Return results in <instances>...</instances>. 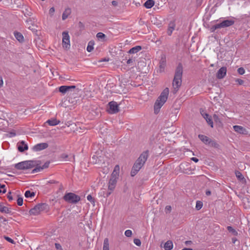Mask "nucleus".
<instances>
[{
    "instance_id": "f257e3e1",
    "label": "nucleus",
    "mask_w": 250,
    "mask_h": 250,
    "mask_svg": "<svg viewBox=\"0 0 250 250\" xmlns=\"http://www.w3.org/2000/svg\"><path fill=\"white\" fill-rule=\"evenodd\" d=\"M183 72V67L182 64L179 62L176 68L174 77L172 82V86L173 87V93L174 94L176 93L182 84Z\"/></svg>"
},
{
    "instance_id": "f03ea898",
    "label": "nucleus",
    "mask_w": 250,
    "mask_h": 250,
    "mask_svg": "<svg viewBox=\"0 0 250 250\" xmlns=\"http://www.w3.org/2000/svg\"><path fill=\"white\" fill-rule=\"evenodd\" d=\"M169 94V89L167 87L161 92L155 102L154 105V111L155 114L159 113L160 108L167 101Z\"/></svg>"
},
{
    "instance_id": "7ed1b4c3",
    "label": "nucleus",
    "mask_w": 250,
    "mask_h": 250,
    "mask_svg": "<svg viewBox=\"0 0 250 250\" xmlns=\"http://www.w3.org/2000/svg\"><path fill=\"white\" fill-rule=\"evenodd\" d=\"M38 161L34 160H29L22 161L15 165V167L19 170H25L31 169L37 166Z\"/></svg>"
},
{
    "instance_id": "20e7f679",
    "label": "nucleus",
    "mask_w": 250,
    "mask_h": 250,
    "mask_svg": "<svg viewBox=\"0 0 250 250\" xmlns=\"http://www.w3.org/2000/svg\"><path fill=\"white\" fill-rule=\"evenodd\" d=\"M149 154V150H146L144 152H143L138 157V158L136 160L134 163V165L135 167H139L141 168L144 164H145L146 161L147 160Z\"/></svg>"
},
{
    "instance_id": "39448f33",
    "label": "nucleus",
    "mask_w": 250,
    "mask_h": 250,
    "mask_svg": "<svg viewBox=\"0 0 250 250\" xmlns=\"http://www.w3.org/2000/svg\"><path fill=\"white\" fill-rule=\"evenodd\" d=\"M63 199L68 203L76 204L80 201L81 197L74 193L68 192L65 194Z\"/></svg>"
},
{
    "instance_id": "423d86ee",
    "label": "nucleus",
    "mask_w": 250,
    "mask_h": 250,
    "mask_svg": "<svg viewBox=\"0 0 250 250\" xmlns=\"http://www.w3.org/2000/svg\"><path fill=\"white\" fill-rule=\"evenodd\" d=\"M48 208V205L46 203H40L35 206L29 210L30 215H37L41 211L47 210Z\"/></svg>"
},
{
    "instance_id": "0eeeda50",
    "label": "nucleus",
    "mask_w": 250,
    "mask_h": 250,
    "mask_svg": "<svg viewBox=\"0 0 250 250\" xmlns=\"http://www.w3.org/2000/svg\"><path fill=\"white\" fill-rule=\"evenodd\" d=\"M198 138L206 145H208L210 146L217 148L219 146V144L215 141L211 140L208 136L202 134L198 135Z\"/></svg>"
},
{
    "instance_id": "6e6552de",
    "label": "nucleus",
    "mask_w": 250,
    "mask_h": 250,
    "mask_svg": "<svg viewBox=\"0 0 250 250\" xmlns=\"http://www.w3.org/2000/svg\"><path fill=\"white\" fill-rule=\"evenodd\" d=\"M118 179V176L117 175V173H115L114 171L111 174V178L108 182V189L113 191L116 185Z\"/></svg>"
},
{
    "instance_id": "1a4fd4ad",
    "label": "nucleus",
    "mask_w": 250,
    "mask_h": 250,
    "mask_svg": "<svg viewBox=\"0 0 250 250\" xmlns=\"http://www.w3.org/2000/svg\"><path fill=\"white\" fill-rule=\"evenodd\" d=\"M62 46L66 49L69 48L70 44V37L67 31H64L62 33Z\"/></svg>"
},
{
    "instance_id": "9d476101",
    "label": "nucleus",
    "mask_w": 250,
    "mask_h": 250,
    "mask_svg": "<svg viewBox=\"0 0 250 250\" xmlns=\"http://www.w3.org/2000/svg\"><path fill=\"white\" fill-rule=\"evenodd\" d=\"M109 109L108 112L110 114H115L119 111V106L115 101L110 102L108 104Z\"/></svg>"
},
{
    "instance_id": "9b49d317",
    "label": "nucleus",
    "mask_w": 250,
    "mask_h": 250,
    "mask_svg": "<svg viewBox=\"0 0 250 250\" xmlns=\"http://www.w3.org/2000/svg\"><path fill=\"white\" fill-rule=\"evenodd\" d=\"M38 162H39V161H38ZM49 164H50L49 162H46L44 164V165L42 167H41V166H39V164L38 163L37 166H35L36 167L32 170L31 173H37V172L42 171V170H43L44 168H47L49 167Z\"/></svg>"
},
{
    "instance_id": "f8f14e48",
    "label": "nucleus",
    "mask_w": 250,
    "mask_h": 250,
    "mask_svg": "<svg viewBox=\"0 0 250 250\" xmlns=\"http://www.w3.org/2000/svg\"><path fill=\"white\" fill-rule=\"evenodd\" d=\"M48 144L46 143H42L36 145L33 147V150L35 151H39L47 148Z\"/></svg>"
},
{
    "instance_id": "ddd939ff",
    "label": "nucleus",
    "mask_w": 250,
    "mask_h": 250,
    "mask_svg": "<svg viewBox=\"0 0 250 250\" xmlns=\"http://www.w3.org/2000/svg\"><path fill=\"white\" fill-rule=\"evenodd\" d=\"M226 73H227V67H222L218 70V71L216 74V77L219 79H223L226 75Z\"/></svg>"
},
{
    "instance_id": "4468645a",
    "label": "nucleus",
    "mask_w": 250,
    "mask_h": 250,
    "mask_svg": "<svg viewBox=\"0 0 250 250\" xmlns=\"http://www.w3.org/2000/svg\"><path fill=\"white\" fill-rule=\"evenodd\" d=\"M233 127L234 130L238 133L246 135L248 133L247 130L242 126L235 125Z\"/></svg>"
},
{
    "instance_id": "2eb2a0df",
    "label": "nucleus",
    "mask_w": 250,
    "mask_h": 250,
    "mask_svg": "<svg viewBox=\"0 0 250 250\" xmlns=\"http://www.w3.org/2000/svg\"><path fill=\"white\" fill-rule=\"evenodd\" d=\"M28 148V146L23 141H21L18 145V149L20 152H22Z\"/></svg>"
},
{
    "instance_id": "dca6fc26",
    "label": "nucleus",
    "mask_w": 250,
    "mask_h": 250,
    "mask_svg": "<svg viewBox=\"0 0 250 250\" xmlns=\"http://www.w3.org/2000/svg\"><path fill=\"white\" fill-rule=\"evenodd\" d=\"M0 212L4 213L12 214L11 208L4 206L2 203H0Z\"/></svg>"
},
{
    "instance_id": "f3484780",
    "label": "nucleus",
    "mask_w": 250,
    "mask_h": 250,
    "mask_svg": "<svg viewBox=\"0 0 250 250\" xmlns=\"http://www.w3.org/2000/svg\"><path fill=\"white\" fill-rule=\"evenodd\" d=\"M166 63V57L165 56H162L159 62V67L160 72H163L164 71Z\"/></svg>"
},
{
    "instance_id": "a211bd4d",
    "label": "nucleus",
    "mask_w": 250,
    "mask_h": 250,
    "mask_svg": "<svg viewBox=\"0 0 250 250\" xmlns=\"http://www.w3.org/2000/svg\"><path fill=\"white\" fill-rule=\"evenodd\" d=\"M224 28L230 26L234 24V21L232 20H226L222 21Z\"/></svg>"
},
{
    "instance_id": "6ab92c4d",
    "label": "nucleus",
    "mask_w": 250,
    "mask_h": 250,
    "mask_svg": "<svg viewBox=\"0 0 250 250\" xmlns=\"http://www.w3.org/2000/svg\"><path fill=\"white\" fill-rule=\"evenodd\" d=\"M175 27V24L174 23V22L171 21L169 23L167 32V34L169 36H170L172 34L173 31L174 30Z\"/></svg>"
},
{
    "instance_id": "aec40b11",
    "label": "nucleus",
    "mask_w": 250,
    "mask_h": 250,
    "mask_svg": "<svg viewBox=\"0 0 250 250\" xmlns=\"http://www.w3.org/2000/svg\"><path fill=\"white\" fill-rule=\"evenodd\" d=\"M173 243L171 240L167 241L164 244V248L165 250H171L173 248Z\"/></svg>"
},
{
    "instance_id": "412c9836",
    "label": "nucleus",
    "mask_w": 250,
    "mask_h": 250,
    "mask_svg": "<svg viewBox=\"0 0 250 250\" xmlns=\"http://www.w3.org/2000/svg\"><path fill=\"white\" fill-rule=\"evenodd\" d=\"M15 37L20 42H21L24 41V37L23 35L20 32L15 31L14 33Z\"/></svg>"
},
{
    "instance_id": "4be33fe9",
    "label": "nucleus",
    "mask_w": 250,
    "mask_h": 250,
    "mask_svg": "<svg viewBox=\"0 0 250 250\" xmlns=\"http://www.w3.org/2000/svg\"><path fill=\"white\" fill-rule=\"evenodd\" d=\"M71 11L70 8H67L65 9L62 15V20L63 21L66 20L68 18V16L71 14Z\"/></svg>"
},
{
    "instance_id": "5701e85b",
    "label": "nucleus",
    "mask_w": 250,
    "mask_h": 250,
    "mask_svg": "<svg viewBox=\"0 0 250 250\" xmlns=\"http://www.w3.org/2000/svg\"><path fill=\"white\" fill-rule=\"evenodd\" d=\"M154 5V1L153 0H147L145 3L144 6L147 8H151Z\"/></svg>"
},
{
    "instance_id": "b1692460",
    "label": "nucleus",
    "mask_w": 250,
    "mask_h": 250,
    "mask_svg": "<svg viewBox=\"0 0 250 250\" xmlns=\"http://www.w3.org/2000/svg\"><path fill=\"white\" fill-rule=\"evenodd\" d=\"M142 49V47L141 46H136L131 48L129 51L128 53L130 54H134L138 52Z\"/></svg>"
},
{
    "instance_id": "393cba45",
    "label": "nucleus",
    "mask_w": 250,
    "mask_h": 250,
    "mask_svg": "<svg viewBox=\"0 0 250 250\" xmlns=\"http://www.w3.org/2000/svg\"><path fill=\"white\" fill-rule=\"evenodd\" d=\"M205 116H206V117H205L204 119L206 120L208 125H209L211 127H213V123L211 117L209 116L208 114H205Z\"/></svg>"
},
{
    "instance_id": "a878e982",
    "label": "nucleus",
    "mask_w": 250,
    "mask_h": 250,
    "mask_svg": "<svg viewBox=\"0 0 250 250\" xmlns=\"http://www.w3.org/2000/svg\"><path fill=\"white\" fill-rule=\"evenodd\" d=\"M50 125L54 126L58 125L60 123V121L57 120L56 119H51L48 120L46 121Z\"/></svg>"
},
{
    "instance_id": "bb28decb",
    "label": "nucleus",
    "mask_w": 250,
    "mask_h": 250,
    "mask_svg": "<svg viewBox=\"0 0 250 250\" xmlns=\"http://www.w3.org/2000/svg\"><path fill=\"white\" fill-rule=\"evenodd\" d=\"M137 167L138 168H137L134 165H133L130 172V175L132 177L136 175L138 172L140 170L141 168L138 167Z\"/></svg>"
},
{
    "instance_id": "cd10ccee",
    "label": "nucleus",
    "mask_w": 250,
    "mask_h": 250,
    "mask_svg": "<svg viewBox=\"0 0 250 250\" xmlns=\"http://www.w3.org/2000/svg\"><path fill=\"white\" fill-rule=\"evenodd\" d=\"M103 250H109V241L108 238H107L104 239Z\"/></svg>"
},
{
    "instance_id": "c85d7f7f",
    "label": "nucleus",
    "mask_w": 250,
    "mask_h": 250,
    "mask_svg": "<svg viewBox=\"0 0 250 250\" xmlns=\"http://www.w3.org/2000/svg\"><path fill=\"white\" fill-rule=\"evenodd\" d=\"M151 21L154 24H156L157 25H159L161 24V21L157 19V18L156 17H153L151 18Z\"/></svg>"
},
{
    "instance_id": "c756f323",
    "label": "nucleus",
    "mask_w": 250,
    "mask_h": 250,
    "mask_svg": "<svg viewBox=\"0 0 250 250\" xmlns=\"http://www.w3.org/2000/svg\"><path fill=\"white\" fill-rule=\"evenodd\" d=\"M228 230L233 235L237 236L238 235L237 231L234 229L231 226H228L227 227Z\"/></svg>"
},
{
    "instance_id": "7c9ffc66",
    "label": "nucleus",
    "mask_w": 250,
    "mask_h": 250,
    "mask_svg": "<svg viewBox=\"0 0 250 250\" xmlns=\"http://www.w3.org/2000/svg\"><path fill=\"white\" fill-rule=\"evenodd\" d=\"M94 43L93 42L90 41L89 42L86 48V50L88 52H90L94 49Z\"/></svg>"
},
{
    "instance_id": "2f4dec72",
    "label": "nucleus",
    "mask_w": 250,
    "mask_h": 250,
    "mask_svg": "<svg viewBox=\"0 0 250 250\" xmlns=\"http://www.w3.org/2000/svg\"><path fill=\"white\" fill-rule=\"evenodd\" d=\"M235 175L239 180L241 181H243V180H244V177L243 175L240 171H236L235 172Z\"/></svg>"
},
{
    "instance_id": "473e14b6",
    "label": "nucleus",
    "mask_w": 250,
    "mask_h": 250,
    "mask_svg": "<svg viewBox=\"0 0 250 250\" xmlns=\"http://www.w3.org/2000/svg\"><path fill=\"white\" fill-rule=\"evenodd\" d=\"M35 195V192H31L30 190H26L24 193V195L26 198L34 197Z\"/></svg>"
},
{
    "instance_id": "72a5a7b5",
    "label": "nucleus",
    "mask_w": 250,
    "mask_h": 250,
    "mask_svg": "<svg viewBox=\"0 0 250 250\" xmlns=\"http://www.w3.org/2000/svg\"><path fill=\"white\" fill-rule=\"evenodd\" d=\"M96 37L98 39L104 40L105 38V35L102 32H99L97 34Z\"/></svg>"
},
{
    "instance_id": "f704fd0d",
    "label": "nucleus",
    "mask_w": 250,
    "mask_h": 250,
    "mask_svg": "<svg viewBox=\"0 0 250 250\" xmlns=\"http://www.w3.org/2000/svg\"><path fill=\"white\" fill-rule=\"evenodd\" d=\"M203 207V203L200 201H197L196 204V209L197 210H200Z\"/></svg>"
},
{
    "instance_id": "c9c22d12",
    "label": "nucleus",
    "mask_w": 250,
    "mask_h": 250,
    "mask_svg": "<svg viewBox=\"0 0 250 250\" xmlns=\"http://www.w3.org/2000/svg\"><path fill=\"white\" fill-rule=\"evenodd\" d=\"M66 88H67L65 87V85L61 86L59 87V91L62 94H65L67 92V91L66 90Z\"/></svg>"
},
{
    "instance_id": "e433bc0d",
    "label": "nucleus",
    "mask_w": 250,
    "mask_h": 250,
    "mask_svg": "<svg viewBox=\"0 0 250 250\" xmlns=\"http://www.w3.org/2000/svg\"><path fill=\"white\" fill-rule=\"evenodd\" d=\"M18 196V198L17 199V204L19 206H21L23 204V198L21 197Z\"/></svg>"
},
{
    "instance_id": "4c0bfd02",
    "label": "nucleus",
    "mask_w": 250,
    "mask_h": 250,
    "mask_svg": "<svg viewBox=\"0 0 250 250\" xmlns=\"http://www.w3.org/2000/svg\"><path fill=\"white\" fill-rule=\"evenodd\" d=\"M78 27L80 31H82L84 29V25L81 21L79 22Z\"/></svg>"
},
{
    "instance_id": "58836bf2",
    "label": "nucleus",
    "mask_w": 250,
    "mask_h": 250,
    "mask_svg": "<svg viewBox=\"0 0 250 250\" xmlns=\"http://www.w3.org/2000/svg\"><path fill=\"white\" fill-rule=\"evenodd\" d=\"M133 242L134 244L137 246H140L141 245V241L139 239L135 238L133 240Z\"/></svg>"
},
{
    "instance_id": "ea45409f",
    "label": "nucleus",
    "mask_w": 250,
    "mask_h": 250,
    "mask_svg": "<svg viewBox=\"0 0 250 250\" xmlns=\"http://www.w3.org/2000/svg\"><path fill=\"white\" fill-rule=\"evenodd\" d=\"M125 234L126 237H131L132 234V231L131 230L127 229L125 231Z\"/></svg>"
},
{
    "instance_id": "a19ab883",
    "label": "nucleus",
    "mask_w": 250,
    "mask_h": 250,
    "mask_svg": "<svg viewBox=\"0 0 250 250\" xmlns=\"http://www.w3.org/2000/svg\"><path fill=\"white\" fill-rule=\"evenodd\" d=\"M4 238L7 240L8 242L12 243V244H15V241L12 239H11V238L8 237V236H4Z\"/></svg>"
},
{
    "instance_id": "79ce46f5",
    "label": "nucleus",
    "mask_w": 250,
    "mask_h": 250,
    "mask_svg": "<svg viewBox=\"0 0 250 250\" xmlns=\"http://www.w3.org/2000/svg\"><path fill=\"white\" fill-rule=\"evenodd\" d=\"M237 72L240 75H243L245 73V70L243 67H240L237 69Z\"/></svg>"
},
{
    "instance_id": "37998d69",
    "label": "nucleus",
    "mask_w": 250,
    "mask_h": 250,
    "mask_svg": "<svg viewBox=\"0 0 250 250\" xmlns=\"http://www.w3.org/2000/svg\"><path fill=\"white\" fill-rule=\"evenodd\" d=\"M87 199L91 203L94 204V199L92 197V196L91 195L89 194L87 196Z\"/></svg>"
},
{
    "instance_id": "c03bdc74",
    "label": "nucleus",
    "mask_w": 250,
    "mask_h": 250,
    "mask_svg": "<svg viewBox=\"0 0 250 250\" xmlns=\"http://www.w3.org/2000/svg\"><path fill=\"white\" fill-rule=\"evenodd\" d=\"M213 118L214 121L216 123H221L220 119H219V118L218 117V116L217 115L214 114L213 116Z\"/></svg>"
},
{
    "instance_id": "a18cd8bd",
    "label": "nucleus",
    "mask_w": 250,
    "mask_h": 250,
    "mask_svg": "<svg viewBox=\"0 0 250 250\" xmlns=\"http://www.w3.org/2000/svg\"><path fill=\"white\" fill-rule=\"evenodd\" d=\"M65 87L67 88H66V90L67 91V92H69L72 89L76 88V86L75 85H71V86L65 85Z\"/></svg>"
},
{
    "instance_id": "49530a36",
    "label": "nucleus",
    "mask_w": 250,
    "mask_h": 250,
    "mask_svg": "<svg viewBox=\"0 0 250 250\" xmlns=\"http://www.w3.org/2000/svg\"><path fill=\"white\" fill-rule=\"evenodd\" d=\"M68 157V155L65 153H62L61 155L60 158L64 160H67V159Z\"/></svg>"
},
{
    "instance_id": "de8ad7c7",
    "label": "nucleus",
    "mask_w": 250,
    "mask_h": 250,
    "mask_svg": "<svg viewBox=\"0 0 250 250\" xmlns=\"http://www.w3.org/2000/svg\"><path fill=\"white\" fill-rule=\"evenodd\" d=\"M7 198L8 199V200L9 201H11L13 200V196L11 195V191H9L7 195Z\"/></svg>"
},
{
    "instance_id": "09e8293b",
    "label": "nucleus",
    "mask_w": 250,
    "mask_h": 250,
    "mask_svg": "<svg viewBox=\"0 0 250 250\" xmlns=\"http://www.w3.org/2000/svg\"><path fill=\"white\" fill-rule=\"evenodd\" d=\"M216 29H217V26L216 24L212 26L210 28V31L211 32H214Z\"/></svg>"
},
{
    "instance_id": "8fccbe9b",
    "label": "nucleus",
    "mask_w": 250,
    "mask_h": 250,
    "mask_svg": "<svg viewBox=\"0 0 250 250\" xmlns=\"http://www.w3.org/2000/svg\"><path fill=\"white\" fill-rule=\"evenodd\" d=\"M235 82L238 83L239 85H242L244 83V81L242 79H237L235 80Z\"/></svg>"
},
{
    "instance_id": "3c124183",
    "label": "nucleus",
    "mask_w": 250,
    "mask_h": 250,
    "mask_svg": "<svg viewBox=\"0 0 250 250\" xmlns=\"http://www.w3.org/2000/svg\"><path fill=\"white\" fill-rule=\"evenodd\" d=\"M216 25L217 26V29H219V28H224L222 22H220L219 23L216 24Z\"/></svg>"
},
{
    "instance_id": "603ef678",
    "label": "nucleus",
    "mask_w": 250,
    "mask_h": 250,
    "mask_svg": "<svg viewBox=\"0 0 250 250\" xmlns=\"http://www.w3.org/2000/svg\"><path fill=\"white\" fill-rule=\"evenodd\" d=\"M1 219H3L2 223L5 225L6 223L7 222V220L2 216H0V221H1Z\"/></svg>"
},
{
    "instance_id": "864d4df0",
    "label": "nucleus",
    "mask_w": 250,
    "mask_h": 250,
    "mask_svg": "<svg viewBox=\"0 0 250 250\" xmlns=\"http://www.w3.org/2000/svg\"><path fill=\"white\" fill-rule=\"evenodd\" d=\"M54 12H55L54 7H52L49 9V13L50 15H53Z\"/></svg>"
},
{
    "instance_id": "5fc2aeb1",
    "label": "nucleus",
    "mask_w": 250,
    "mask_h": 250,
    "mask_svg": "<svg viewBox=\"0 0 250 250\" xmlns=\"http://www.w3.org/2000/svg\"><path fill=\"white\" fill-rule=\"evenodd\" d=\"M166 211H168L170 212L171 210V207L170 206H167L165 208Z\"/></svg>"
},
{
    "instance_id": "6e6d98bb",
    "label": "nucleus",
    "mask_w": 250,
    "mask_h": 250,
    "mask_svg": "<svg viewBox=\"0 0 250 250\" xmlns=\"http://www.w3.org/2000/svg\"><path fill=\"white\" fill-rule=\"evenodd\" d=\"M200 113H201L202 116L204 117V118H205V117H206V116H205V114H208L207 113L205 112L204 110L202 109H200Z\"/></svg>"
},
{
    "instance_id": "4d7b16f0",
    "label": "nucleus",
    "mask_w": 250,
    "mask_h": 250,
    "mask_svg": "<svg viewBox=\"0 0 250 250\" xmlns=\"http://www.w3.org/2000/svg\"><path fill=\"white\" fill-rule=\"evenodd\" d=\"M236 242H238V244L239 243V241L238 240V239L236 238L233 237L232 238V243L233 244H235Z\"/></svg>"
},
{
    "instance_id": "13d9d810",
    "label": "nucleus",
    "mask_w": 250,
    "mask_h": 250,
    "mask_svg": "<svg viewBox=\"0 0 250 250\" xmlns=\"http://www.w3.org/2000/svg\"><path fill=\"white\" fill-rule=\"evenodd\" d=\"M55 247L57 249H62L61 245L59 243H55Z\"/></svg>"
},
{
    "instance_id": "bf43d9fd",
    "label": "nucleus",
    "mask_w": 250,
    "mask_h": 250,
    "mask_svg": "<svg viewBox=\"0 0 250 250\" xmlns=\"http://www.w3.org/2000/svg\"><path fill=\"white\" fill-rule=\"evenodd\" d=\"M48 183L50 184H58L59 183V182L54 180H50L49 181H48Z\"/></svg>"
},
{
    "instance_id": "052dcab7",
    "label": "nucleus",
    "mask_w": 250,
    "mask_h": 250,
    "mask_svg": "<svg viewBox=\"0 0 250 250\" xmlns=\"http://www.w3.org/2000/svg\"><path fill=\"white\" fill-rule=\"evenodd\" d=\"M191 160L195 163H197L199 161L198 159L196 157H192L191 158Z\"/></svg>"
},
{
    "instance_id": "680f3d73",
    "label": "nucleus",
    "mask_w": 250,
    "mask_h": 250,
    "mask_svg": "<svg viewBox=\"0 0 250 250\" xmlns=\"http://www.w3.org/2000/svg\"><path fill=\"white\" fill-rule=\"evenodd\" d=\"M133 62V60L132 59H129L127 61L126 63H127V64H130V63H132V62Z\"/></svg>"
},
{
    "instance_id": "e2e57ef3",
    "label": "nucleus",
    "mask_w": 250,
    "mask_h": 250,
    "mask_svg": "<svg viewBox=\"0 0 250 250\" xmlns=\"http://www.w3.org/2000/svg\"><path fill=\"white\" fill-rule=\"evenodd\" d=\"M112 4L114 6H117V4H118V2L117 1H115V0H113L112 1Z\"/></svg>"
},
{
    "instance_id": "0e129e2a",
    "label": "nucleus",
    "mask_w": 250,
    "mask_h": 250,
    "mask_svg": "<svg viewBox=\"0 0 250 250\" xmlns=\"http://www.w3.org/2000/svg\"><path fill=\"white\" fill-rule=\"evenodd\" d=\"M6 190L5 188L2 189V190L0 189V194H1V193H6Z\"/></svg>"
},
{
    "instance_id": "69168bd1",
    "label": "nucleus",
    "mask_w": 250,
    "mask_h": 250,
    "mask_svg": "<svg viewBox=\"0 0 250 250\" xmlns=\"http://www.w3.org/2000/svg\"><path fill=\"white\" fill-rule=\"evenodd\" d=\"M3 85V80L2 77L0 76V87L2 86Z\"/></svg>"
},
{
    "instance_id": "338daca9",
    "label": "nucleus",
    "mask_w": 250,
    "mask_h": 250,
    "mask_svg": "<svg viewBox=\"0 0 250 250\" xmlns=\"http://www.w3.org/2000/svg\"><path fill=\"white\" fill-rule=\"evenodd\" d=\"M206 194L207 196H209L211 194V191L210 190H207L206 191Z\"/></svg>"
},
{
    "instance_id": "774afa93",
    "label": "nucleus",
    "mask_w": 250,
    "mask_h": 250,
    "mask_svg": "<svg viewBox=\"0 0 250 250\" xmlns=\"http://www.w3.org/2000/svg\"><path fill=\"white\" fill-rule=\"evenodd\" d=\"M5 188V185L3 184H1L0 183V188L4 189Z\"/></svg>"
}]
</instances>
